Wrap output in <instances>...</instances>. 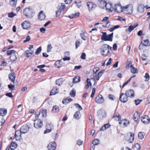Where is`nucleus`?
Wrapping results in <instances>:
<instances>
[{"instance_id":"obj_1","label":"nucleus","mask_w":150,"mask_h":150,"mask_svg":"<svg viewBox=\"0 0 150 150\" xmlns=\"http://www.w3.org/2000/svg\"><path fill=\"white\" fill-rule=\"evenodd\" d=\"M112 47L106 44H103L100 48V54L104 57L108 55L110 52L109 50H111Z\"/></svg>"},{"instance_id":"obj_2","label":"nucleus","mask_w":150,"mask_h":150,"mask_svg":"<svg viewBox=\"0 0 150 150\" xmlns=\"http://www.w3.org/2000/svg\"><path fill=\"white\" fill-rule=\"evenodd\" d=\"M23 14L27 18H32L34 15L33 9L30 7L25 8L23 11Z\"/></svg>"},{"instance_id":"obj_3","label":"nucleus","mask_w":150,"mask_h":150,"mask_svg":"<svg viewBox=\"0 0 150 150\" xmlns=\"http://www.w3.org/2000/svg\"><path fill=\"white\" fill-rule=\"evenodd\" d=\"M123 12L124 13L131 14L133 12V7L132 4H129L123 7Z\"/></svg>"},{"instance_id":"obj_4","label":"nucleus","mask_w":150,"mask_h":150,"mask_svg":"<svg viewBox=\"0 0 150 150\" xmlns=\"http://www.w3.org/2000/svg\"><path fill=\"white\" fill-rule=\"evenodd\" d=\"M103 4V6H101V7H103L104 8V7H105L106 10L109 12H112L113 10V7H112V4L109 3H106V2L103 1L100 4V5Z\"/></svg>"},{"instance_id":"obj_5","label":"nucleus","mask_w":150,"mask_h":150,"mask_svg":"<svg viewBox=\"0 0 150 150\" xmlns=\"http://www.w3.org/2000/svg\"><path fill=\"white\" fill-rule=\"evenodd\" d=\"M123 7L119 3L115 4L113 7V10L117 12H123Z\"/></svg>"},{"instance_id":"obj_6","label":"nucleus","mask_w":150,"mask_h":150,"mask_svg":"<svg viewBox=\"0 0 150 150\" xmlns=\"http://www.w3.org/2000/svg\"><path fill=\"white\" fill-rule=\"evenodd\" d=\"M34 125V127L37 129L41 128L43 125L42 121L40 119L35 120Z\"/></svg>"},{"instance_id":"obj_7","label":"nucleus","mask_w":150,"mask_h":150,"mask_svg":"<svg viewBox=\"0 0 150 150\" xmlns=\"http://www.w3.org/2000/svg\"><path fill=\"white\" fill-rule=\"evenodd\" d=\"M119 100L123 103L126 102L128 100V96L126 93H122L120 95Z\"/></svg>"},{"instance_id":"obj_8","label":"nucleus","mask_w":150,"mask_h":150,"mask_svg":"<svg viewBox=\"0 0 150 150\" xmlns=\"http://www.w3.org/2000/svg\"><path fill=\"white\" fill-rule=\"evenodd\" d=\"M141 120L142 122L145 124H148L150 122V119L147 115H145L141 117Z\"/></svg>"},{"instance_id":"obj_9","label":"nucleus","mask_w":150,"mask_h":150,"mask_svg":"<svg viewBox=\"0 0 150 150\" xmlns=\"http://www.w3.org/2000/svg\"><path fill=\"white\" fill-rule=\"evenodd\" d=\"M21 25L23 29L27 30L30 27V24L29 21H25L22 23Z\"/></svg>"},{"instance_id":"obj_10","label":"nucleus","mask_w":150,"mask_h":150,"mask_svg":"<svg viewBox=\"0 0 150 150\" xmlns=\"http://www.w3.org/2000/svg\"><path fill=\"white\" fill-rule=\"evenodd\" d=\"M29 129V127L26 125L22 126L20 128V130L21 133L25 134L28 131Z\"/></svg>"},{"instance_id":"obj_11","label":"nucleus","mask_w":150,"mask_h":150,"mask_svg":"<svg viewBox=\"0 0 150 150\" xmlns=\"http://www.w3.org/2000/svg\"><path fill=\"white\" fill-rule=\"evenodd\" d=\"M56 147V144L54 142H50L47 146L48 150H55Z\"/></svg>"},{"instance_id":"obj_12","label":"nucleus","mask_w":150,"mask_h":150,"mask_svg":"<svg viewBox=\"0 0 150 150\" xmlns=\"http://www.w3.org/2000/svg\"><path fill=\"white\" fill-rule=\"evenodd\" d=\"M96 102L99 103H101L104 102V99L101 95L99 94L96 97Z\"/></svg>"},{"instance_id":"obj_13","label":"nucleus","mask_w":150,"mask_h":150,"mask_svg":"<svg viewBox=\"0 0 150 150\" xmlns=\"http://www.w3.org/2000/svg\"><path fill=\"white\" fill-rule=\"evenodd\" d=\"M98 115L100 119H103L106 117V113L104 110H100L97 112Z\"/></svg>"},{"instance_id":"obj_14","label":"nucleus","mask_w":150,"mask_h":150,"mask_svg":"<svg viewBox=\"0 0 150 150\" xmlns=\"http://www.w3.org/2000/svg\"><path fill=\"white\" fill-rule=\"evenodd\" d=\"M129 121L126 119H124L120 121L119 122V124L122 127H125L127 126L129 124Z\"/></svg>"},{"instance_id":"obj_15","label":"nucleus","mask_w":150,"mask_h":150,"mask_svg":"<svg viewBox=\"0 0 150 150\" xmlns=\"http://www.w3.org/2000/svg\"><path fill=\"white\" fill-rule=\"evenodd\" d=\"M125 93L128 97L133 98L134 96V91L132 89L126 91Z\"/></svg>"},{"instance_id":"obj_16","label":"nucleus","mask_w":150,"mask_h":150,"mask_svg":"<svg viewBox=\"0 0 150 150\" xmlns=\"http://www.w3.org/2000/svg\"><path fill=\"white\" fill-rule=\"evenodd\" d=\"M21 133L20 130H18L16 131L15 133V137L16 140H19L21 138Z\"/></svg>"},{"instance_id":"obj_17","label":"nucleus","mask_w":150,"mask_h":150,"mask_svg":"<svg viewBox=\"0 0 150 150\" xmlns=\"http://www.w3.org/2000/svg\"><path fill=\"white\" fill-rule=\"evenodd\" d=\"M87 5L89 11L95 8L96 6L93 3L90 2H87Z\"/></svg>"},{"instance_id":"obj_18","label":"nucleus","mask_w":150,"mask_h":150,"mask_svg":"<svg viewBox=\"0 0 150 150\" xmlns=\"http://www.w3.org/2000/svg\"><path fill=\"white\" fill-rule=\"evenodd\" d=\"M9 78L11 80L12 82L14 83L16 76L15 74L13 72L9 74Z\"/></svg>"},{"instance_id":"obj_19","label":"nucleus","mask_w":150,"mask_h":150,"mask_svg":"<svg viewBox=\"0 0 150 150\" xmlns=\"http://www.w3.org/2000/svg\"><path fill=\"white\" fill-rule=\"evenodd\" d=\"M59 92L58 89L56 87H54L52 89L51 91L50 95H53Z\"/></svg>"},{"instance_id":"obj_20","label":"nucleus","mask_w":150,"mask_h":150,"mask_svg":"<svg viewBox=\"0 0 150 150\" xmlns=\"http://www.w3.org/2000/svg\"><path fill=\"white\" fill-rule=\"evenodd\" d=\"M144 6L142 4H140L137 8V11L139 13L143 12L144 11Z\"/></svg>"},{"instance_id":"obj_21","label":"nucleus","mask_w":150,"mask_h":150,"mask_svg":"<svg viewBox=\"0 0 150 150\" xmlns=\"http://www.w3.org/2000/svg\"><path fill=\"white\" fill-rule=\"evenodd\" d=\"M7 110L4 108L0 109V115L2 117L4 116L6 114Z\"/></svg>"},{"instance_id":"obj_22","label":"nucleus","mask_w":150,"mask_h":150,"mask_svg":"<svg viewBox=\"0 0 150 150\" xmlns=\"http://www.w3.org/2000/svg\"><path fill=\"white\" fill-rule=\"evenodd\" d=\"M90 79H92L94 81H95V79L93 78H91L90 79L88 78L86 80V82L87 83V84L86 85V88L87 89H88L89 88V86L91 87L92 86V83L91 81H90Z\"/></svg>"},{"instance_id":"obj_23","label":"nucleus","mask_w":150,"mask_h":150,"mask_svg":"<svg viewBox=\"0 0 150 150\" xmlns=\"http://www.w3.org/2000/svg\"><path fill=\"white\" fill-rule=\"evenodd\" d=\"M46 16L42 11H41L39 14V18L41 20H44L45 19Z\"/></svg>"},{"instance_id":"obj_24","label":"nucleus","mask_w":150,"mask_h":150,"mask_svg":"<svg viewBox=\"0 0 150 150\" xmlns=\"http://www.w3.org/2000/svg\"><path fill=\"white\" fill-rule=\"evenodd\" d=\"M47 128H50V129H47L45 130L44 133L47 134V133L50 132L52 129V125H49L47 126Z\"/></svg>"},{"instance_id":"obj_25","label":"nucleus","mask_w":150,"mask_h":150,"mask_svg":"<svg viewBox=\"0 0 150 150\" xmlns=\"http://www.w3.org/2000/svg\"><path fill=\"white\" fill-rule=\"evenodd\" d=\"M141 43L144 46H149L150 45V42L148 39L144 40Z\"/></svg>"},{"instance_id":"obj_26","label":"nucleus","mask_w":150,"mask_h":150,"mask_svg":"<svg viewBox=\"0 0 150 150\" xmlns=\"http://www.w3.org/2000/svg\"><path fill=\"white\" fill-rule=\"evenodd\" d=\"M131 72L133 74H137L138 71L137 69L133 67L132 65H130Z\"/></svg>"},{"instance_id":"obj_27","label":"nucleus","mask_w":150,"mask_h":150,"mask_svg":"<svg viewBox=\"0 0 150 150\" xmlns=\"http://www.w3.org/2000/svg\"><path fill=\"white\" fill-rule=\"evenodd\" d=\"M140 117V113L138 112H136L134 114L133 116L134 119L135 121H137Z\"/></svg>"},{"instance_id":"obj_28","label":"nucleus","mask_w":150,"mask_h":150,"mask_svg":"<svg viewBox=\"0 0 150 150\" xmlns=\"http://www.w3.org/2000/svg\"><path fill=\"white\" fill-rule=\"evenodd\" d=\"M110 125L109 123H107L105 124L100 129V131H104L106 129L109 128Z\"/></svg>"},{"instance_id":"obj_29","label":"nucleus","mask_w":150,"mask_h":150,"mask_svg":"<svg viewBox=\"0 0 150 150\" xmlns=\"http://www.w3.org/2000/svg\"><path fill=\"white\" fill-rule=\"evenodd\" d=\"M113 118L116 121H118L121 118L120 115L118 113H116L113 117Z\"/></svg>"},{"instance_id":"obj_30","label":"nucleus","mask_w":150,"mask_h":150,"mask_svg":"<svg viewBox=\"0 0 150 150\" xmlns=\"http://www.w3.org/2000/svg\"><path fill=\"white\" fill-rule=\"evenodd\" d=\"M145 134L144 132H140L138 134V137L140 139H142L144 138Z\"/></svg>"},{"instance_id":"obj_31","label":"nucleus","mask_w":150,"mask_h":150,"mask_svg":"<svg viewBox=\"0 0 150 150\" xmlns=\"http://www.w3.org/2000/svg\"><path fill=\"white\" fill-rule=\"evenodd\" d=\"M80 81V77L79 76H76L73 78V83H78Z\"/></svg>"},{"instance_id":"obj_32","label":"nucleus","mask_w":150,"mask_h":150,"mask_svg":"<svg viewBox=\"0 0 150 150\" xmlns=\"http://www.w3.org/2000/svg\"><path fill=\"white\" fill-rule=\"evenodd\" d=\"M80 112L79 111L76 112L74 115V117L76 119H79L80 117Z\"/></svg>"},{"instance_id":"obj_33","label":"nucleus","mask_w":150,"mask_h":150,"mask_svg":"<svg viewBox=\"0 0 150 150\" xmlns=\"http://www.w3.org/2000/svg\"><path fill=\"white\" fill-rule=\"evenodd\" d=\"M138 24H134V25H131L128 28V30L129 32H131L137 26Z\"/></svg>"},{"instance_id":"obj_34","label":"nucleus","mask_w":150,"mask_h":150,"mask_svg":"<svg viewBox=\"0 0 150 150\" xmlns=\"http://www.w3.org/2000/svg\"><path fill=\"white\" fill-rule=\"evenodd\" d=\"M17 147V144L14 142H11L10 147V149L14 150Z\"/></svg>"},{"instance_id":"obj_35","label":"nucleus","mask_w":150,"mask_h":150,"mask_svg":"<svg viewBox=\"0 0 150 150\" xmlns=\"http://www.w3.org/2000/svg\"><path fill=\"white\" fill-rule=\"evenodd\" d=\"M33 52L30 50H27L25 51L26 56L29 57L33 54Z\"/></svg>"},{"instance_id":"obj_36","label":"nucleus","mask_w":150,"mask_h":150,"mask_svg":"<svg viewBox=\"0 0 150 150\" xmlns=\"http://www.w3.org/2000/svg\"><path fill=\"white\" fill-rule=\"evenodd\" d=\"M59 110V108L58 106L55 105L54 106L52 111L53 112H58Z\"/></svg>"},{"instance_id":"obj_37","label":"nucleus","mask_w":150,"mask_h":150,"mask_svg":"<svg viewBox=\"0 0 150 150\" xmlns=\"http://www.w3.org/2000/svg\"><path fill=\"white\" fill-rule=\"evenodd\" d=\"M113 34V33H112L111 34L108 35V36L107 35V41H112Z\"/></svg>"},{"instance_id":"obj_38","label":"nucleus","mask_w":150,"mask_h":150,"mask_svg":"<svg viewBox=\"0 0 150 150\" xmlns=\"http://www.w3.org/2000/svg\"><path fill=\"white\" fill-rule=\"evenodd\" d=\"M104 70L103 71H100L98 74L97 76H96V79L98 81L100 77L101 76L102 74L104 72Z\"/></svg>"},{"instance_id":"obj_39","label":"nucleus","mask_w":150,"mask_h":150,"mask_svg":"<svg viewBox=\"0 0 150 150\" xmlns=\"http://www.w3.org/2000/svg\"><path fill=\"white\" fill-rule=\"evenodd\" d=\"M134 134L132 133H130V135L129 139H128V141L130 143L132 142L134 140Z\"/></svg>"},{"instance_id":"obj_40","label":"nucleus","mask_w":150,"mask_h":150,"mask_svg":"<svg viewBox=\"0 0 150 150\" xmlns=\"http://www.w3.org/2000/svg\"><path fill=\"white\" fill-rule=\"evenodd\" d=\"M63 79L62 78L57 80L56 81V83L57 85L59 86L62 82Z\"/></svg>"},{"instance_id":"obj_41","label":"nucleus","mask_w":150,"mask_h":150,"mask_svg":"<svg viewBox=\"0 0 150 150\" xmlns=\"http://www.w3.org/2000/svg\"><path fill=\"white\" fill-rule=\"evenodd\" d=\"M106 38L107 34L105 32H103V34L102 35L101 37V40H104V41H107Z\"/></svg>"},{"instance_id":"obj_42","label":"nucleus","mask_w":150,"mask_h":150,"mask_svg":"<svg viewBox=\"0 0 150 150\" xmlns=\"http://www.w3.org/2000/svg\"><path fill=\"white\" fill-rule=\"evenodd\" d=\"M10 60L11 61H15L17 59V57L15 54L12 55L10 57Z\"/></svg>"},{"instance_id":"obj_43","label":"nucleus","mask_w":150,"mask_h":150,"mask_svg":"<svg viewBox=\"0 0 150 150\" xmlns=\"http://www.w3.org/2000/svg\"><path fill=\"white\" fill-rule=\"evenodd\" d=\"M104 25L103 26L106 28L108 27L110 25V21H107L105 22H103Z\"/></svg>"},{"instance_id":"obj_44","label":"nucleus","mask_w":150,"mask_h":150,"mask_svg":"<svg viewBox=\"0 0 150 150\" xmlns=\"http://www.w3.org/2000/svg\"><path fill=\"white\" fill-rule=\"evenodd\" d=\"M15 52V50H8L7 51V54L8 55H10L12 54H14Z\"/></svg>"},{"instance_id":"obj_45","label":"nucleus","mask_w":150,"mask_h":150,"mask_svg":"<svg viewBox=\"0 0 150 150\" xmlns=\"http://www.w3.org/2000/svg\"><path fill=\"white\" fill-rule=\"evenodd\" d=\"M42 50V47L41 46L39 47L38 49H36L35 54H38L40 53Z\"/></svg>"},{"instance_id":"obj_46","label":"nucleus","mask_w":150,"mask_h":150,"mask_svg":"<svg viewBox=\"0 0 150 150\" xmlns=\"http://www.w3.org/2000/svg\"><path fill=\"white\" fill-rule=\"evenodd\" d=\"M52 48L51 45L50 44H49L47 46V52H50Z\"/></svg>"},{"instance_id":"obj_47","label":"nucleus","mask_w":150,"mask_h":150,"mask_svg":"<svg viewBox=\"0 0 150 150\" xmlns=\"http://www.w3.org/2000/svg\"><path fill=\"white\" fill-rule=\"evenodd\" d=\"M120 27V25H117L115 26L112 28H111L110 29L109 31L110 32H112L115 29L117 28H119Z\"/></svg>"},{"instance_id":"obj_48","label":"nucleus","mask_w":150,"mask_h":150,"mask_svg":"<svg viewBox=\"0 0 150 150\" xmlns=\"http://www.w3.org/2000/svg\"><path fill=\"white\" fill-rule=\"evenodd\" d=\"M99 142V141L98 139H96L93 140V144L94 145H97L98 144Z\"/></svg>"},{"instance_id":"obj_49","label":"nucleus","mask_w":150,"mask_h":150,"mask_svg":"<svg viewBox=\"0 0 150 150\" xmlns=\"http://www.w3.org/2000/svg\"><path fill=\"white\" fill-rule=\"evenodd\" d=\"M47 111V110L45 109L42 110L41 113L42 116L44 117L46 116Z\"/></svg>"},{"instance_id":"obj_50","label":"nucleus","mask_w":150,"mask_h":150,"mask_svg":"<svg viewBox=\"0 0 150 150\" xmlns=\"http://www.w3.org/2000/svg\"><path fill=\"white\" fill-rule=\"evenodd\" d=\"M74 105L76 108L79 109V110H82V108L81 106L78 104L75 103Z\"/></svg>"},{"instance_id":"obj_51","label":"nucleus","mask_w":150,"mask_h":150,"mask_svg":"<svg viewBox=\"0 0 150 150\" xmlns=\"http://www.w3.org/2000/svg\"><path fill=\"white\" fill-rule=\"evenodd\" d=\"M16 15V14L12 12L9 13L8 14V16L9 18H13Z\"/></svg>"},{"instance_id":"obj_52","label":"nucleus","mask_w":150,"mask_h":150,"mask_svg":"<svg viewBox=\"0 0 150 150\" xmlns=\"http://www.w3.org/2000/svg\"><path fill=\"white\" fill-rule=\"evenodd\" d=\"M70 95L72 97H74L76 94V91L72 90L70 92Z\"/></svg>"},{"instance_id":"obj_53","label":"nucleus","mask_w":150,"mask_h":150,"mask_svg":"<svg viewBox=\"0 0 150 150\" xmlns=\"http://www.w3.org/2000/svg\"><path fill=\"white\" fill-rule=\"evenodd\" d=\"M55 65L57 67H59V66H60L61 64H60V61H56L55 63Z\"/></svg>"},{"instance_id":"obj_54","label":"nucleus","mask_w":150,"mask_h":150,"mask_svg":"<svg viewBox=\"0 0 150 150\" xmlns=\"http://www.w3.org/2000/svg\"><path fill=\"white\" fill-rule=\"evenodd\" d=\"M149 75L147 73H146L145 74V75L144 76V77L146 78V80L145 81H148L149 79Z\"/></svg>"},{"instance_id":"obj_55","label":"nucleus","mask_w":150,"mask_h":150,"mask_svg":"<svg viewBox=\"0 0 150 150\" xmlns=\"http://www.w3.org/2000/svg\"><path fill=\"white\" fill-rule=\"evenodd\" d=\"M80 36L82 39L84 40H86V38L85 35V33H81L80 34Z\"/></svg>"},{"instance_id":"obj_56","label":"nucleus","mask_w":150,"mask_h":150,"mask_svg":"<svg viewBox=\"0 0 150 150\" xmlns=\"http://www.w3.org/2000/svg\"><path fill=\"white\" fill-rule=\"evenodd\" d=\"M8 87L9 89L11 90H14L15 86L14 85L9 84L8 85Z\"/></svg>"},{"instance_id":"obj_57","label":"nucleus","mask_w":150,"mask_h":150,"mask_svg":"<svg viewBox=\"0 0 150 150\" xmlns=\"http://www.w3.org/2000/svg\"><path fill=\"white\" fill-rule=\"evenodd\" d=\"M132 65L131 64L130 62L128 61L126 64V69H128L129 67H130V65Z\"/></svg>"},{"instance_id":"obj_58","label":"nucleus","mask_w":150,"mask_h":150,"mask_svg":"<svg viewBox=\"0 0 150 150\" xmlns=\"http://www.w3.org/2000/svg\"><path fill=\"white\" fill-rule=\"evenodd\" d=\"M131 80V78H129L128 80L124 83L122 85V88H123L124 86L126 85Z\"/></svg>"},{"instance_id":"obj_59","label":"nucleus","mask_w":150,"mask_h":150,"mask_svg":"<svg viewBox=\"0 0 150 150\" xmlns=\"http://www.w3.org/2000/svg\"><path fill=\"white\" fill-rule=\"evenodd\" d=\"M81 58L82 59H85L86 58V55L84 53L82 54L81 56Z\"/></svg>"},{"instance_id":"obj_60","label":"nucleus","mask_w":150,"mask_h":150,"mask_svg":"<svg viewBox=\"0 0 150 150\" xmlns=\"http://www.w3.org/2000/svg\"><path fill=\"white\" fill-rule=\"evenodd\" d=\"M83 142V141L79 139L77 141V144L79 146L81 145H82Z\"/></svg>"},{"instance_id":"obj_61","label":"nucleus","mask_w":150,"mask_h":150,"mask_svg":"<svg viewBox=\"0 0 150 150\" xmlns=\"http://www.w3.org/2000/svg\"><path fill=\"white\" fill-rule=\"evenodd\" d=\"M65 8V6L64 5H61L59 8V11H60L61 12H62L64 8Z\"/></svg>"},{"instance_id":"obj_62","label":"nucleus","mask_w":150,"mask_h":150,"mask_svg":"<svg viewBox=\"0 0 150 150\" xmlns=\"http://www.w3.org/2000/svg\"><path fill=\"white\" fill-rule=\"evenodd\" d=\"M6 96H7L8 97L11 98H12L13 97V96L12 95L11 93H7L6 94Z\"/></svg>"},{"instance_id":"obj_63","label":"nucleus","mask_w":150,"mask_h":150,"mask_svg":"<svg viewBox=\"0 0 150 150\" xmlns=\"http://www.w3.org/2000/svg\"><path fill=\"white\" fill-rule=\"evenodd\" d=\"M80 42L79 41L77 40L75 43L76 48L77 49L80 45Z\"/></svg>"},{"instance_id":"obj_64","label":"nucleus","mask_w":150,"mask_h":150,"mask_svg":"<svg viewBox=\"0 0 150 150\" xmlns=\"http://www.w3.org/2000/svg\"><path fill=\"white\" fill-rule=\"evenodd\" d=\"M30 38L29 35L27 36L26 39L23 41L24 43H25L28 41H29L30 40Z\"/></svg>"}]
</instances>
